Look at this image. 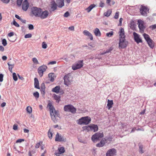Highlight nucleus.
Wrapping results in <instances>:
<instances>
[{
	"label": "nucleus",
	"mask_w": 156,
	"mask_h": 156,
	"mask_svg": "<svg viewBox=\"0 0 156 156\" xmlns=\"http://www.w3.org/2000/svg\"><path fill=\"white\" fill-rule=\"evenodd\" d=\"M106 140L105 139H102L100 143L96 145V146L98 147H101L103 146L106 143Z\"/></svg>",
	"instance_id": "nucleus-19"
},
{
	"label": "nucleus",
	"mask_w": 156,
	"mask_h": 156,
	"mask_svg": "<svg viewBox=\"0 0 156 156\" xmlns=\"http://www.w3.org/2000/svg\"><path fill=\"white\" fill-rule=\"evenodd\" d=\"M23 0H17V4L19 6L21 5Z\"/></svg>",
	"instance_id": "nucleus-47"
},
{
	"label": "nucleus",
	"mask_w": 156,
	"mask_h": 156,
	"mask_svg": "<svg viewBox=\"0 0 156 156\" xmlns=\"http://www.w3.org/2000/svg\"><path fill=\"white\" fill-rule=\"evenodd\" d=\"M95 6V5L94 4H91L86 9V10L88 12H89Z\"/></svg>",
	"instance_id": "nucleus-27"
},
{
	"label": "nucleus",
	"mask_w": 156,
	"mask_h": 156,
	"mask_svg": "<svg viewBox=\"0 0 156 156\" xmlns=\"http://www.w3.org/2000/svg\"><path fill=\"white\" fill-rule=\"evenodd\" d=\"M28 28L30 30H33L34 28V26L32 24H29L28 26Z\"/></svg>",
	"instance_id": "nucleus-51"
},
{
	"label": "nucleus",
	"mask_w": 156,
	"mask_h": 156,
	"mask_svg": "<svg viewBox=\"0 0 156 156\" xmlns=\"http://www.w3.org/2000/svg\"><path fill=\"white\" fill-rule=\"evenodd\" d=\"M91 131H93L94 132H97L98 130V127L97 125L91 124L90 125Z\"/></svg>",
	"instance_id": "nucleus-23"
},
{
	"label": "nucleus",
	"mask_w": 156,
	"mask_h": 156,
	"mask_svg": "<svg viewBox=\"0 0 156 156\" xmlns=\"http://www.w3.org/2000/svg\"><path fill=\"white\" fill-rule=\"evenodd\" d=\"M24 141V140L23 139H19L17 140L16 141V143H21L22 141Z\"/></svg>",
	"instance_id": "nucleus-52"
},
{
	"label": "nucleus",
	"mask_w": 156,
	"mask_h": 156,
	"mask_svg": "<svg viewBox=\"0 0 156 156\" xmlns=\"http://www.w3.org/2000/svg\"><path fill=\"white\" fill-rule=\"evenodd\" d=\"M116 150L114 148L109 149L106 154V156H114L116 155Z\"/></svg>",
	"instance_id": "nucleus-10"
},
{
	"label": "nucleus",
	"mask_w": 156,
	"mask_h": 156,
	"mask_svg": "<svg viewBox=\"0 0 156 156\" xmlns=\"http://www.w3.org/2000/svg\"><path fill=\"white\" fill-rule=\"evenodd\" d=\"M42 48H43L45 49L47 48V44L45 43V42H43L42 43Z\"/></svg>",
	"instance_id": "nucleus-45"
},
{
	"label": "nucleus",
	"mask_w": 156,
	"mask_h": 156,
	"mask_svg": "<svg viewBox=\"0 0 156 156\" xmlns=\"http://www.w3.org/2000/svg\"><path fill=\"white\" fill-rule=\"evenodd\" d=\"M149 12V9L144 6L142 5L140 9V12L143 16H147V13Z\"/></svg>",
	"instance_id": "nucleus-9"
},
{
	"label": "nucleus",
	"mask_w": 156,
	"mask_h": 156,
	"mask_svg": "<svg viewBox=\"0 0 156 156\" xmlns=\"http://www.w3.org/2000/svg\"><path fill=\"white\" fill-rule=\"evenodd\" d=\"M49 112L51 119L54 122H57L58 120V118H60L59 111L55 110L54 106L50 101Z\"/></svg>",
	"instance_id": "nucleus-1"
},
{
	"label": "nucleus",
	"mask_w": 156,
	"mask_h": 156,
	"mask_svg": "<svg viewBox=\"0 0 156 156\" xmlns=\"http://www.w3.org/2000/svg\"><path fill=\"white\" fill-rule=\"evenodd\" d=\"M128 44V42L126 40L125 38L119 39V48H126Z\"/></svg>",
	"instance_id": "nucleus-8"
},
{
	"label": "nucleus",
	"mask_w": 156,
	"mask_h": 156,
	"mask_svg": "<svg viewBox=\"0 0 156 156\" xmlns=\"http://www.w3.org/2000/svg\"><path fill=\"white\" fill-rule=\"evenodd\" d=\"M60 87L59 86H56L52 89V91L56 93H58L59 92Z\"/></svg>",
	"instance_id": "nucleus-30"
},
{
	"label": "nucleus",
	"mask_w": 156,
	"mask_h": 156,
	"mask_svg": "<svg viewBox=\"0 0 156 156\" xmlns=\"http://www.w3.org/2000/svg\"><path fill=\"white\" fill-rule=\"evenodd\" d=\"M150 28L152 30H154L156 28V24H154L151 26L150 27Z\"/></svg>",
	"instance_id": "nucleus-49"
},
{
	"label": "nucleus",
	"mask_w": 156,
	"mask_h": 156,
	"mask_svg": "<svg viewBox=\"0 0 156 156\" xmlns=\"http://www.w3.org/2000/svg\"><path fill=\"white\" fill-rule=\"evenodd\" d=\"M69 15V13L68 12H66L64 14V16L65 17H67Z\"/></svg>",
	"instance_id": "nucleus-53"
},
{
	"label": "nucleus",
	"mask_w": 156,
	"mask_h": 156,
	"mask_svg": "<svg viewBox=\"0 0 156 156\" xmlns=\"http://www.w3.org/2000/svg\"><path fill=\"white\" fill-rule=\"evenodd\" d=\"M45 85L44 84V83H42L41 85V93H43L44 94V90H45Z\"/></svg>",
	"instance_id": "nucleus-37"
},
{
	"label": "nucleus",
	"mask_w": 156,
	"mask_h": 156,
	"mask_svg": "<svg viewBox=\"0 0 156 156\" xmlns=\"http://www.w3.org/2000/svg\"><path fill=\"white\" fill-rule=\"evenodd\" d=\"M32 37V34H28L25 35L24 37L26 38H30Z\"/></svg>",
	"instance_id": "nucleus-46"
},
{
	"label": "nucleus",
	"mask_w": 156,
	"mask_h": 156,
	"mask_svg": "<svg viewBox=\"0 0 156 156\" xmlns=\"http://www.w3.org/2000/svg\"><path fill=\"white\" fill-rule=\"evenodd\" d=\"M138 27L141 33H143L144 31L145 27L144 25L143 22L141 20H138Z\"/></svg>",
	"instance_id": "nucleus-14"
},
{
	"label": "nucleus",
	"mask_w": 156,
	"mask_h": 156,
	"mask_svg": "<svg viewBox=\"0 0 156 156\" xmlns=\"http://www.w3.org/2000/svg\"><path fill=\"white\" fill-rule=\"evenodd\" d=\"M133 35L134 36L135 41L137 43H139L142 42V40L140 37V36L138 34L135 32L133 33Z\"/></svg>",
	"instance_id": "nucleus-15"
},
{
	"label": "nucleus",
	"mask_w": 156,
	"mask_h": 156,
	"mask_svg": "<svg viewBox=\"0 0 156 156\" xmlns=\"http://www.w3.org/2000/svg\"><path fill=\"white\" fill-rule=\"evenodd\" d=\"M6 105V103L5 102H3L1 104V106L2 107H5Z\"/></svg>",
	"instance_id": "nucleus-63"
},
{
	"label": "nucleus",
	"mask_w": 156,
	"mask_h": 156,
	"mask_svg": "<svg viewBox=\"0 0 156 156\" xmlns=\"http://www.w3.org/2000/svg\"><path fill=\"white\" fill-rule=\"evenodd\" d=\"M113 104V103L112 100H108L107 106L108 107V109H110L112 107V105Z\"/></svg>",
	"instance_id": "nucleus-29"
},
{
	"label": "nucleus",
	"mask_w": 156,
	"mask_h": 156,
	"mask_svg": "<svg viewBox=\"0 0 156 156\" xmlns=\"http://www.w3.org/2000/svg\"><path fill=\"white\" fill-rule=\"evenodd\" d=\"M56 2L57 6L59 8H61L64 5L63 0H56Z\"/></svg>",
	"instance_id": "nucleus-21"
},
{
	"label": "nucleus",
	"mask_w": 156,
	"mask_h": 156,
	"mask_svg": "<svg viewBox=\"0 0 156 156\" xmlns=\"http://www.w3.org/2000/svg\"><path fill=\"white\" fill-rule=\"evenodd\" d=\"M34 96L37 99L39 97V94L38 92L36 91L33 94Z\"/></svg>",
	"instance_id": "nucleus-41"
},
{
	"label": "nucleus",
	"mask_w": 156,
	"mask_h": 156,
	"mask_svg": "<svg viewBox=\"0 0 156 156\" xmlns=\"http://www.w3.org/2000/svg\"><path fill=\"white\" fill-rule=\"evenodd\" d=\"M94 33L96 36L100 37L101 35V33L98 28H96L94 30Z\"/></svg>",
	"instance_id": "nucleus-24"
},
{
	"label": "nucleus",
	"mask_w": 156,
	"mask_h": 156,
	"mask_svg": "<svg viewBox=\"0 0 156 156\" xmlns=\"http://www.w3.org/2000/svg\"><path fill=\"white\" fill-rule=\"evenodd\" d=\"M13 129L15 130H17L18 129L17 125L16 124H14L13 126Z\"/></svg>",
	"instance_id": "nucleus-55"
},
{
	"label": "nucleus",
	"mask_w": 156,
	"mask_h": 156,
	"mask_svg": "<svg viewBox=\"0 0 156 156\" xmlns=\"http://www.w3.org/2000/svg\"><path fill=\"white\" fill-rule=\"evenodd\" d=\"M83 128L84 130L87 131V132L91 131L90 125L87 126H84Z\"/></svg>",
	"instance_id": "nucleus-34"
},
{
	"label": "nucleus",
	"mask_w": 156,
	"mask_h": 156,
	"mask_svg": "<svg viewBox=\"0 0 156 156\" xmlns=\"http://www.w3.org/2000/svg\"><path fill=\"white\" fill-rule=\"evenodd\" d=\"M34 85L35 87L38 89H40V88L39 85V81L36 78H35L34 79Z\"/></svg>",
	"instance_id": "nucleus-25"
},
{
	"label": "nucleus",
	"mask_w": 156,
	"mask_h": 156,
	"mask_svg": "<svg viewBox=\"0 0 156 156\" xmlns=\"http://www.w3.org/2000/svg\"><path fill=\"white\" fill-rule=\"evenodd\" d=\"M143 35L144 39L147 41H149V40L151 39L149 35L146 34H144Z\"/></svg>",
	"instance_id": "nucleus-33"
},
{
	"label": "nucleus",
	"mask_w": 156,
	"mask_h": 156,
	"mask_svg": "<svg viewBox=\"0 0 156 156\" xmlns=\"http://www.w3.org/2000/svg\"><path fill=\"white\" fill-rule=\"evenodd\" d=\"M3 3H8L10 1V0H1Z\"/></svg>",
	"instance_id": "nucleus-57"
},
{
	"label": "nucleus",
	"mask_w": 156,
	"mask_h": 156,
	"mask_svg": "<svg viewBox=\"0 0 156 156\" xmlns=\"http://www.w3.org/2000/svg\"><path fill=\"white\" fill-rule=\"evenodd\" d=\"M57 8V5L55 1H52L51 2L50 8L49 9V12H54Z\"/></svg>",
	"instance_id": "nucleus-12"
},
{
	"label": "nucleus",
	"mask_w": 156,
	"mask_h": 156,
	"mask_svg": "<svg viewBox=\"0 0 156 156\" xmlns=\"http://www.w3.org/2000/svg\"><path fill=\"white\" fill-rule=\"evenodd\" d=\"M113 34V32L112 31H111L109 33H107L106 34V36L108 37H111L112 36Z\"/></svg>",
	"instance_id": "nucleus-43"
},
{
	"label": "nucleus",
	"mask_w": 156,
	"mask_h": 156,
	"mask_svg": "<svg viewBox=\"0 0 156 156\" xmlns=\"http://www.w3.org/2000/svg\"><path fill=\"white\" fill-rule=\"evenodd\" d=\"M139 151L140 153L142 154L144 153V151L143 150V146L141 144H139Z\"/></svg>",
	"instance_id": "nucleus-31"
},
{
	"label": "nucleus",
	"mask_w": 156,
	"mask_h": 156,
	"mask_svg": "<svg viewBox=\"0 0 156 156\" xmlns=\"http://www.w3.org/2000/svg\"><path fill=\"white\" fill-rule=\"evenodd\" d=\"M119 12H117L115 14V16H114V18L115 19H117L119 17Z\"/></svg>",
	"instance_id": "nucleus-50"
},
{
	"label": "nucleus",
	"mask_w": 156,
	"mask_h": 156,
	"mask_svg": "<svg viewBox=\"0 0 156 156\" xmlns=\"http://www.w3.org/2000/svg\"><path fill=\"white\" fill-rule=\"evenodd\" d=\"M91 118L88 116L82 117L77 121L78 124L82 125H87L91 122Z\"/></svg>",
	"instance_id": "nucleus-2"
},
{
	"label": "nucleus",
	"mask_w": 156,
	"mask_h": 156,
	"mask_svg": "<svg viewBox=\"0 0 156 156\" xmlns=\"http://www.w3.org/2000/svg\"><path fill=\"white\" fill-rule=\"evenodd\" d=\"M42 143V142H40L37 144L36 146H35V147L36 148H37L39 147L40 146V143Z\"/></svg>",
	"instance_id": "nucleus-59"
},
{
	"label": "nucleus",
	"mask_w": 156,
	"mask_h": 156,
	"mask_svg": "<svg viewBox=\"0 0 156 156\" xmlns=\"http://www.w3.org/2000/svg\"><path fill=\"white\" fill-rule=\"evenodd\" d=\"M55 140L59 142H65L66 141V138L61 135H59L58 133L56 134L55 136Z\"/></svg>",
	"instance_id": "nucleus-13"
},
{
	"label": "nucleus",
	"mask_w": 156,
	"mask_h": 156,
	"mask_svg": "<svg viewBox=\"0 0 156 156\" xmlns=\"http://www.w3.org/2000/svg\"><path fill=\"white\" fill-rule=\"evenodd\" d=\"M11 24L14 25L17 27H20V25L14 20L11 23Z\"/></svg>",
	"instance_id": "nucleus-40"
},
{
	"label": "nucleus",
	"mask_w": 156,
	"mask_h": 156,
	"mask_svg": "<svg viewBox=\"0 0 156 156\" xmlns=\"http://www.w3.org/2000/svg\"><path fill=\"white\" fill-rule=\"evenodd\" d=\"M29 6V4L27 0H25L23 2L22 4V9L25 11L27 10Z\"/></svg>",
	"instance_id": "nucleus-17"
},
{
	"label": "nucleus",
	"mask_w": 156,
	"mask_h": 156,
	"mask_svg": "<svg viewBox=\"0 0 156 156\" xmlns=\"http://www.w3.org/2000/svg\"><path fill=\"white\" fill-rule=\"evenodd\" d=\"M14 35V34L13 32H10L8 34V36L9 37H11L13 36Z\"/></svg>",
	"instance_id": "nucleus-60"
},
{
	"label": "nucleus",
	"mask_w": 156,
	"mask_h": 156,
	"mask_svg": "<svg viewBox=\"0 0 156 156\" xmlns=\"http://www.w3.org/2000/svg\"><path fill=\"white\" fill-rule=\"evenodd\" d=\"M10 62H8L7 63V64L9 66V70L12 73V69L13 68L14 65V64H10Z\"/></svg>",
	"instance_id": "nucleus-35"
},
{
	"label": "nucleus",
	"mask_w": 156,
	"mask_h": 156,
	"mask_svg": "<svg viewBox=\"0 0 156 156\" xmlns=\"http://www.w3.org/2000/svg\"><path fill=\"white\" fill-rule=\"evenodd\" d=\"M27 111L29 114H30L32 112V108L30 106H28L27 108Z\"/></svg>",
	"instance_id": "nucleus-39"
},
{
	"label": "nucleus",
	"mask_w": 156,
	"mask_h": 156,
	"mask_svg": "<svg viewBox=\"0 0 156 156\" xmlns=\"http://www.w3.org/2000/svg\"><path fill=\"white\" fill-rule=\"evenodd\" d=\"M23 131L25 133H28L29 132V130L26 129H24Z\"/></svg>",
	"instance_id": "nucleus-64"
},
{
	"label": "nucleus",
	"mask_w": 156,
	"mask_h": 156,
	"mask_svg": "<svg viewBox=\"0 0 156 156\" xmlns=\"http://www.w3.org/2000/svg\"><path fill=\"white\" fill-rule=\"evenodd\" d=\"M112 13V10L111 9L108 10L107 11L104 13V15L107 17L110 16Z\"/></svg>",
	"instance_id": "nucleus-36"
},
{
	"label": "nucleus",
	"mask_w": 156,
	"mask_h": 156,
	"mask_svg": "<svg viewBox=\"0 0 156 156\" xmlns=\"http://www.w3.org/2000/svg\"><path fill=\"white\" fill-rule=\"evenodd\" d=\"M2 44L4 46H5L7 44V41L5 39H4L2 40Z\"/></svg>",
	"instance_id": "nucleus-44"
},
{
	"label": "nucleus",
	"mask_w": 156,
	"mask_h": 156,
	"mask_svg": "<svg viewBox=\"0 0 156 156\" xmlns=\"http://www.w3.org/2000/svg\"><path fill=\"white\" fill-rule=\"evenodd\" d=\"M104 3L102 2H101L100 4V6L103 7L104 6Z\"/></svg>",
	"instance_id": "nucleus-62"
},
{
	"label": "nucleus",
	"mask_w": 156,
	"mask_h": 156,
	"mask_svg": "<svg viewBox=\"0 0 156 156\" xmlns=\"http://www.w3.org/2000/svg\"><path fill=\"white\" fill-rule=\"evenodd\" d=\"M56 63V61H51L49 62V64L53 65Z\"/></svg>",
	"instance_id": "nucleus-58"
},
{
	"label": "nucleus",
	"mask_w": 156,
	"mask_h": 156,
	"mask_svg": "<svg viewBox=\"0 0 156 156\" xmlns=\"http://www.w3.org/2000/svg\"><path fill=\"white\" fill-rule=\"evenodd\" d=\"M54 99L56 100V102L58 103L60 101V97L59 96L57 95H54L53 96Z\"/></svg>",
	"instance_id": "nucleus-32"
},
{
	"label": "nucleus",
	"mask_w": 156,
	"mask_h": 156,
	"mask_svg": "<svg viewBox=\"0 0 156 156\" xmlns=\"http://www.w3.org/2000/svg\"><path fill=\"white\" fill-rule=\"evenodd\" d=\"M147 42L148 45L151 48H153L154 47V42L151 39L149 40V41H148Z\"/></svg>",
	"instance_id": "nucleus-26"
},
{
	"label": "nucleus",
	"mask_w": 156,
	"mask_h": 156,
	"mask_svg": "<svg viewBox=\"0 0 156 156\" xmlns=\"http://www.w3.org/2000/svg\"><path fill=\"white\" fill-rule=\"evenodd\" d=\"M3 75L2 74H0V82H2L3 80Z\"/></svg>",
	"instance_id": "nucleus-54"
},
{
	"label": "nucleus",
	"mask_w": 156,
	"mask_h": 156,
	"mask_svg": "<svg viewBox=\"0 0 156 156\" xmlns=\"http://www.w3.org/2000/svg\"><path fill=\"white\" fill-rule=\"evenodd\" d=\"M113 48H110L108 50H107L105 52L103 53H102V55H104V54H105V53H108L109 52H110L112 50Z\"/></svg>",
	"instance_id": "nucleus-48"
},
{
	"label": "nucleus",
	"mask_w": 156,
	"mask_h": 156,
	"mask_svg": "<svg viewBox=\"0 0 156 156\" xmlns=\"http://www.w3.org/2000/svg\"><path fill=\"white\" fill-rule=\"evenodd\" d=\"M47 68V66L45 65H43L39 67L38 69V71L41 77L42 76L44 72L46 71Z\"/></svg>",
	"instance_id": "nucleus-11"
},
{
	"label": "nucleus",
	"mask_w": 156,
	"mask_h": 156,
	"mask_svg": "<svg viewBox=\"0 0 156 156\" xmlns=\"http://www.w3.org/2000/svg\"><path fill=\"white\" fill-rule=\"evenodd\" d=\"M32 61L33 62V63L35 65H37L39 64V62L37 59V58H32Z\"/></svg>",
	"instance_id": "nucleus-38"
},
{
	"label": "nucleus",
	"mask_w": 156,
	"mask_h": 156,
	"mask_svg": "<svg viewBox=\"0 0 156 156\" xmlns=\"http://www.w3.org/2000/svg\"><path fill=\"white\" fill-rule=\"evenodd\" d=\"M58 152H56L55 155L57 156H60V154L64 153L65 151V148L64 147H60L58 148Z\"/></svg>",
	"instance_id": "nucleus-16"
},
{
	"label": "nucleus",
	"mask_w": 156,
	"mask_h": 156,
	"mask_svg": "<svg viewBox=\"0 0 156 156\" xmlns=\"http://www.w3.org/2000/svg\"><path fill=\"white\" fill-rule=\"evenodd\" d=\"M119 39L125 38V35L124 29L122 27L120 28V30L119 32Z\"/></svg>",
	"instance_id": "nucleus-18"
},
{
	"label": "nucleus",
	"mask_w": 156,
	"mask_h": 156,
	"mask_svg": "<svg viewBox=\"0 0 156 156\" xmlns=\"http://www.w3.org/2000/svg\"><path fill=\"white\" fill-rule=\"evenodd\" d=\"M103 136L102 132L97 133L92 136L91 140L94 142L95 143L100 138L102 137Z\"/></svg>",
	"instance_id": "nucleus-4"
},
{
	"label": "nucleus",
	"mask_w": 156,
	"mask_h": 156,
	"mask_svg": "<svg viewBox=\"0 0 156 156\" xmlns=\"http://www.w3.org/2000/svg\"><path fill=\"white\" fill-rule=\"evenodd\" d=\"M4 50V48L2 46H0V50L2 51H3Z\"/></svg>",
	"instance_id": "nucleus-61"
},
{
	"label": "nucleus",
	"mask_w": 156,
	"mask_h": 156,
	"mask_svg": "<svg viewBox=\"0 0 156 156\" xmlns=\"http://www.w3.org/2000/svg\"><path fill=\"white\" fill-rule=\"evenodd\" d=\"M64 84L68 86L72 81V77L69 74L65 75L64 77Z\"/></svg>",
	"instance_id": "nucleus-6"
},
{
	"label": "nucleus",
	"mask_w": 156,
	"mask_h": 156,
	"mask_svg": "<svg viewBox=\"0 0 156 156\" xmlns=\"http://www.w3.org/2000/svg\"><path fill=\"white\" fill-rule=\"evenodd\" d=\"M83 65V60H79L74 64L72 66V69L73 70H76L82 68Z\"/></svg>",
	"instance_id": "nucleus-5"
},
{
	"label": "nucleus",
	"mask_w": 156,
	"mask_h": 156,
	"mask_svg": "<svg viewBox=\"0 0 156 156\" xmlns=\"http://www.w3.org/2000/svg\"><path fill=\"white\" fill-rule=\"evenodd\" d=\"M55 74L53 73H49V80L51 82H53L54 80V78L55 77Z\"/></svg>",
	"instance_id": "nucleus-28"
},
{
	"label": "nucleus",
	"mask_w": 156,
	"mask_h": 156,
	"mask_svg": "<svg viewBox=\"0 0 156 156\" xmlns=\"http://www.w3.org/2000/svg\"><path fill=\"white\" fill-rule=\"evenodd\" d=\"M68 29L70 30L74 31V27L73 26H71L69 27Z\"/></svg>",
	"instance_id": "nucleus-56"
},
{
	"label": "nucleus",
	"mask_w": 156,
	"mask_h": 156,
	"mask_svg": "<svg viewBox=\"0 0 156 156\" xmlns=\"http://www.w3.org/2000/svg\"><path fill=\"white\" fill-rule=\"evenodd\" d=\"M65 111L70 112L73 113H75L76 112V109L71 105H66L64 108Z\"/></svg>",
	"instance_id": "nucleus-3"
},
{
	"label": "nucleus",
	"mask_w": 156,
	"mask_h": 156,
	"mask_svg": "<svg viewBox=\"0 0 156 156\" xmlns=\"http://www.w3.org/2000/svg\"><path fill=\"white\" fill-rule=\"evenodd\" d=\"M12 76L13 80L15 81H16L17 80L18 78L15 73H14L12 74Z\"/></svg>",
	"instance_id": "nucleus-42"
},
{
	"label": "nucleus",
	"mask_w": 156,
	"mask_h": 156,
	"mask_svg": "<svg viewBox=\"0 0 156 156\" xmlns=\"http://www.w3.org/2000/svg\"><path fill=\"white\" fill-rule=\"evenodd\" d=\"M48 15V12L47 11H43L41 13L39 17L41 19H44L46 18Z\"/></svg>",
	"instance_id": "nucleus-20"
},
{
	"label": "nucleus",
	"mask_w": 156,
	"mask_h": 156,
	"mask_svg": "<svg viewBox=\"0 0 156 156\" xmlns=\"http://www.w3.org/2000/svg\"><path fill=\"white\" fill-rule=\"evenodd\" d=\"M83 33L84 35L89 37L90 40H92L93 39V37L92 34L88 31L85 30L83 31Z\"/></svg>",
	"instance_id": "nucleus-22"
},
{
	"label": "nucleus",
	"mask_w": 156,
	"mask_h": 156,
	"mask_svg": "<svg viewBox=\"0 0 156 156\" xmlns=\"http://www.w3.org/2000/svg\"><path fill=\"white\" fill-rule=\"evenodd\" d=\"M31 12L35 16L39 17L42 12V10L40 8L33 7L31 9Z\"/></svg>",
	"instance_id": "nucleus-7"
}]
</instances>
